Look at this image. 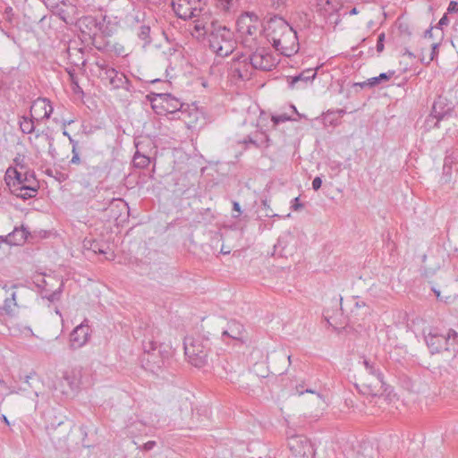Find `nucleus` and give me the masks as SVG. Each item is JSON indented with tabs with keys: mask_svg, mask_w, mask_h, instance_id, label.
<instances>
[{
	"mask_svg": "<svg viewBox=\"0 0 458 458\" xmlns=\"http://www.w3.org/2000/svg\"><path fill=\"white\" fill-rule=\"evenodd\" d=\"M437 47H438V43L434 42V43L430 44L431 52H430V55L428 56V63H429L432 60H434V58L437 55Z\"/></svg>",
	"mask_w": 458,
	"mask_h": 458,
	"instance_id": "4c0bfd02",
	"label": "nucleus"
},
{
	"mask_svg": "<svg viewBox=\"0 0 458 458\" xmlns=\"http://www.w3.org/2000/svg\"><path fill=\"white\" fill-rule=\"evenodd\" d=\"M38 189V185L36 182V185H21L19 188H16L15 191H20L16 195L22 199H28L35 197L37 195Z\"/></svg>",
	"mask_w": 458,
	"mask_h": 458,
	"instance_id": "5701e85b",
	"label": "nucleus"
},
{
	"mask_svg": "<svg viewBox=\"0 0 458 458\" xmlns=\"http://www.w3.org/2000/svg\"><path fill=\"white\" fill-rule=\"evenodd\" d=\"M165 101L167 104V110L171 113L179 110L182 106V104L177 99L172 98L171 95L166 96Z\"/></svg>",
	"mask_w": 458,
	"mask_h": 458,
	"instance_id": "2f4dec72",
	"label": "nucleus"
},
{
	"mask_svg": "<svg viewBox=\"0 0 458 458\" xmlns=\"http://www.w3.org/2000/svg\"><path fill=\"white\" fill-rule=\"evenodd\" d=\"M287 360H288V362H289V365H290L292 363V356L288 355L287 356Z\"/></svg>",
	"mask_w": 458,
	"mask_h": 458,
	"instance_id": "4d7b16f0",
	"label": "nucleus"
},
{
	"mask_svg": "<svg viewBox=\"0 0 458 458\" xmlns=\"http://www.w3.org/2000/svg\"><path fill=\"white\" fill-rule=\"evenodd\" d=\"M384 40H385V34L384 33L379 34V36L377 38V51L378 53L382 52L384 49Z\"/></svg>",
	"mask_w": 458,
	"mask_h": 458,
	"instance_id": "58836bf2",
	"label": "nucleus"
},
{
	"mask_svg": "<svg viewBox=\"0 0 458 458\" xmlns=\"http://www.w3.org/2000/svg\"><path fill=\"white\" fill-rule=\"evenodd\" d=\"M437 121V117H434L433 116V114L431 113L429 114V116L425 120V126L427 129H431V128H435V127H437L438 124H435Z\"/></svg>",
	"mask_w": 458,
	"mask_h": 458,
	"instance_id": "c9c22d12",
	"label": "nucleus"
},
{
	"mask_svg": "<svg viewBox=\"0 0 458 458\" xmlns=\"http://www.w3.org/2000/svg\"><path fill=\"white\" fill-rule=\"evenodd\" d=\"M5 181L9 186H17V188H19L21 185H25L24 182L26 181V178H23V175L16 169L9 168L5 174Z\"/></svg>",
	"mask_w": 458,
	"mask_h": 458,
	"instance_id": "4be33fe9",
	"label": "nucleus"
},
{
	"mask_svg": "<svg viewBox=\"0 0 458 458\" xmlns=\"http://www.w3.org/2000/svg\"><path fill=\"white\" fill-rule=\"evenodd\" d=\"M30 379H34V377L33 376H26L25 377V383H27L30 386H31L30 383ZM35 380L37 383H39V381L38 379L35 378Z\"/></svg>",
	"mask_w": 458,
	"mask_h": 458,
	"instance_id": "09e8293b",
	"label": "nucleus"
},
{
	"mask_svg": "<svg viewBox=\"0 0 458 458\" xmlns=\"http://www.w3.org/2000/svg\"><path fill=\"white\" fill-rule=\"evenodd\" d=\"M93 250L97 253H106V251L100 248H97V246L92 247Z\"/></svg>",
	"mask_w": 458,
	"mask_h": 458,
	"instance_id": "864d4df0",
	"label": "nucleus"
},
{
	"mask_svg": "<svg viewBox=\"0 0 458 458\" xmlns=\"http://www.w3.org/2000/svg\"><path fill=\"white\" fill-rule=\"evenodd\" d=\"M252 70L249 57L244 55L233 58L230 64V74L234 79L249 80L252 75Z\"/></svg>",
	"mask_w": 458,
	"mask_h": 458,
	"instance_id": "9b49d317",
	"label": "nucleus"
},
{
	"mask_svg": "<svg viewBox=\"0 0 458 458\" xmlns=\"http://www.w3.org/2000/svg\"><path fill=\"white\" fill-rule=\"evenodd\" d=\"M362 364L370 377L367 379V382L363 383V387L366 388L369 394L373 396L382 395L386 391V387L380 366L366 358H363Z\"/></svg>",
	"mask_w": 458,
	"mask_h": 458,
	"instance_id": "39448f33",
	"label": "nucleus"
},
{
	"mask_svg": "<svg viewBox=\"0 0 458 458\" xmlns=\"http://www.w3.org/2000/svg\"><path fill=\"white\" fill-rule=\"evenodd\" d=\"M322 185V179L318 176L315 177L312 181V188L314 191H318L320 189Z\"/></svg>",
	"mask_w": 458,
	"mask_h": 458,
	"instance_id": "79ce46f5",
	"label": "nucleus"
},
{
	"mask_svg": "<svg viewBox=\"0 0 458 458\" xmlns=\"http://www.w3.org/2000/svg\"><path fill=\"white\" fill-rule=\"evenodd\" d=\"M156 445V442L155 441H148L147 443L144 444L143 445V449L146 450V451H149L151 450L154 446Z\"/></svg>",
	"mask_w": 458,
	"mask_h": 458,
	"instance_id": "c03bdc74",
	"label": "nucleus"
},
{
	"mask_svg": "<svg viewBox=\"0 0 458 458\" xmlns=\"http://www.w3.org/2000/svg\"><path fill=\"white\" fill-rule=\"evenodd\" d=\"M191 35L201 39L208 38L209 47L219 56H227L236 47L233 32L215 20L211 13H205L194 21Z\"/></svg>",
	"mask_w": 458,
	"mask_h": 458,
	"instance_id": "f257e3e1",
	"label": "nucleus"
},
{
	"mask_svg": "<svg viewBox=\"0 0 458 458\" xmlns=\"http://www.w3.org/2000/svg\"><path fill=\"white\" fill-rule=\"evenodd\" d=\"M267 216H271L272 217V216H277V215L276 214H268V213H267Z\"/></svg>",
	"mask_w": 458,
	"mask_h": 458,
	"instance_id": "bf43d9fd",
	"label": "nucleus"
},
{
	"mask_svg": "<svg viewBox=\"0 0 458 458\" xmlns=\"http://www.w3.org/2000/svg\"><path fill=\"white\" fill-rule=\"evenodd\" d=\"M62 292H63V284H61L57 290L52 292L48 295H46L45 298H47L51 302L56 301L60 299Z\"/></svg>",
	"mask_w": 458,
	"mask_h": 458,
	"instance_id": "f704fd0d",
	"label": "nucleus"
},
{
	"mask_svg": "<svg viewBox=\"0 0 458 458\" xmlns=\"http://www.w3.org/2000/svg\"><path fill=\"white\" fill-rule=\"evenodd\" d=\"M248 57L253 70L271 71L278 64V60L266 47L257 48Z\"/></svg>",
	"mask_w": 458,
	"mask_h": 458,
	"instance_id": "6e6552de",
	"label": "nucleus"
},
{
	"mask_svg": "<svg viewBox=\"0 0 458 458\" xmlns=\"http://www.w3.org/2000/svg\"><path fill=\"white\" fill-rule=\"evenodd\" d=\"M357 13V9L356 8H352L350 12H349V14L352 15V14H356Z\"/></svg>",
	"mask_w": 458,
	"mask_h": 458,
	"instance_id": "5fc2aeb1",
	"label": "nucleus"
},
{
	"mask_svg": "<svg viewBox=\"0 0 458 458\" xmlns=\"http://www.w3.org/2000/svg\"><path fill=\"white\" fill-rule=\"evenodd\" d=\"M289 240L293 241V238L291 235H285L279 237L276 244L274 246V254H277L280 257L292 256L293 254V246L289 248Z\"/></svg>",
	"mask_w": 458,
	"mask_h": 458,
	"instance_id": "a211bd4d",
	"label": "nucleus"
},
{
	"mask_svg": "<svg viewBox=\"0 0 458 458\" xmlns=\"http://www.w3.org/2000/svg\"><path fill=\"white\" fill-rule=\"evenodd\" d=\"M15 297L16 293L14 292L11 293L10 297L6 296L4 305L1 308V310H3L8 316H13L14 314V307L17 306Z\"/></svg>",
	"mask_w": 458,
	"mask_h": 458,
	"instance_id": "393cba45",
	"label": "nucleus"
},
{
	"mask_svg": "<svg viewBox=\"0 0 458 458\" xmlns=\"http://www.w3.org/2000/svg\"><path fill=\"white\" fill-rule=\"evenodd\" d=\"M245 335L244 326L233 319L227 323L226 328L222 332V339L225 341V338L228 337L242 345L246 343Z\"/></svg>",
	"mask_w": 458,
	"mask_h": 458,
	"instance_id": "4468645a",
	"label": "nucleus"
},
{
	"mask_svg": "<svg viewBox=\"0 0 458 458\" xmlns=\"http://www.w3.org/2000/svg\"><path fill=\"white\" fill-rule=\"evenodd\" d=\"M458 13V3L456 1H451L447 8V13Z\"/></svg>",
	"mask_w": 458,
	"mask_h": 458,
	"instance_id": "ea45409f",
	"label": "nucleus"
},
{
	"mask_svg": "<svg viewBox=\"0 0 458 458\" xmlns=\"http://www.w3.org/2000/svg\"><path fill=\"white\" fill-rule=\"evenodd\" d=\"M219 7L225 12H229L236 7L238 0H217Z\"/></svg>",
	"mask_w": 458,
	"mask_h": 458,
	"instance_id": "473e14b6",
	"label": "nucleus"
},
{
	"mask_svg": "<svg viewBox=\"0 0 458 458\" xmlns=\"http://www.w3.org/2000/svg\"><path fill=\"white\" fill-rule=\"evenodd\" d=\"M65 420L66 418L64 416L61 420L55 421H49L46 427L47 432L49 435H52L54 434V432L58 428H65V430H64V434H67L70 430H71V428L72 426L69 425L68 427L65 425Z\"/></svg>",
	"mask_w": 458,
	"mask_h": 458,
	"instance_id": "b1692460",
	"label": "nucleus"
},
{
	"mask_svg": "<svg viewBox=\"0 0 458 458\" xmlns=\"http://www.w3.org/2000/svg\"><path fill=\"white\" fill-rule=\"evenodd\" d=\"M76 147H77V145H72V152L73 156L72 157L71 163H72V164L80 163L79 153L76 150Z\"/></svg>",
	"mask_w": 458,
	"mask_h": 458,
	"instance_id": "a19ab883",
	"label": "nucleus"
},
{
	"mask_svg": "<svg viewBox=\"0 0 458 458\" xmlns=\"http://www.w3.org/2000/svg\"><path fill=\"white\" fill-rule=\"evenodd\" d=\"M101 70L102 80L108 81L109 85L113 89L125 88L128 84L127 77L123 73L117 72L115 69L108 66H102Z\"/></svg>",
	"mask_w": 458,
	"mask_h": 458,
	"instance_id": "2eb2a0df",
	"label": "nucleus"
},
{
	"mask_svg": "<svg viewBox=\"0 0 458 458\" xmlns=\"http://www.w3.org/2000/svg\"><path fill=\"white\" fill-rule=\"evenodd\" d=\"M445 371L446 373H448V374H451V373H452V371H450V370H449V369H445Z\"/></svg>",
	"mask_w": 458,
	"mask_h": 458,
	"instance_id": "680f3d73",
	"label": "nucleus"
},
{
	"mask_svg": "<svg viewBox=\"0 0 458 458\" xmlns=\"http://www.w3.org/2000/svg\"><path fill=\"white\" fill-rule=\"evenodd\" d=\"M89 320L85 318L78 325L70 335V346L72 349H79L84 346L89 341L90 329L88 325Z\"/></svg>",
	"mask_w": 458,
	"mask_h": 458,
	"instance_id": "ddd939ff",
	"label": "nucleus"
},
{
	"mask_svg": "<svg viewBox=\"0 0 458 458\" xmlns=\"http://www.w3.org/2000/svg\"><path fill=\"white\" fill-rule=\"evenodd\" d=\"M172 7L175 14L183 20L199 19L206 13L200 0H172Z\"/></svg>",
	"mask_w": 458,
	"mask_h": 458,
	"instance_id": "0eeeda50",
	"label": "nucleus"
},
{
	"mask_svg": "<svg viewBox=\"0 0 458 458\" xmlns=\"http://www.w3.org/2000/svg\"><path fill=\"white\" fill-rule=\"evenodd\" d=\"M394 72L380 73L378 76L370 78L367 81H364L361 85L362 86L368 85L370 87L376 86V85L381 83L382 81H386L390 80V78L394 75Z\"/></svg>",
	"mask_w": 458,
	"mask_h": 458,
	"instance_id": "a878e982",
	"label": "nucleus"
},
{
	"mask_svg": "<svg viewBox=\"0 0 458 458\" xmlns=\"http://www.w3.org/2000/svg\"><path fill=\"white\" fill-rule=\"evenodd\" d=\"M287 445L291 453L295 456L315 455L312 444L303 435H295L288 437Z\"/></svg>",
	"mask_w": 458,
	"mask_h": 458,
	"instance_id": "9d476101",
	"label": "nucleus"
},
{
	"mask_svg": "<svg viewBox=\"0 0 458 458\" xmlns=\"http://www.w3.org/2000/svg\"><path fill=\"white\" fill-rule=\"evenodd\" d=\"M0 419L5 425L10 426L11 423L4 414H2Z\"/></svg>",
	"mask_w": 458,
	"mask_h": 458,
	"instance_id": "de8ad7c7",
	"label": "nucleus"
},
{
	"mask_svg": "<svg viewBox=\"0 0 458 458\" xmlns=\"http://www.w3.org/2000/svg\"><path fill=\"white\" fill-rule=\"evenodd\" d=\"M273 114L262 111L257 120V126L265 132L268 131L271 134L276 133L275 126L273 124Z\"/></svg>",
	"mask_w": 458,
	"mask_h": 458,
	"instance_id": "412c9836",
	"label": "nucleus"
},
{
	"mask_svg": "<svg viewBox=\"0 0 458 458\" xmlns=\"http://www.w3.org/2000/svg\"><path fill=\"white\" fill-rule=\"evenodd\" d=\"M233 210L238 213L237 215H233L234 217H238L242 214L241 206L238 201L233 202Z\"/></svg>",
	"mask_w": 458,
	"mask_h": 458,
	"instance_id": "37998d69",
	"label": "nucleus"
},
{
	"mask_svg": "<svg viewBox=\"0 0 458 458\" xmlns=\"http://www.w3.org/2000/svg\"><path fill=\"white\" fill-rule=\"evenodd\" d=\"M138 37L143 41L144 46L150 44V27L142 25L140 27Z\"/></svg>",
	"mask_w": 458,
	"mask_h": 458,
	"instance_id": "c85d7f7f",
	"label": "nucleus"
},
{
	"mask_svg": "<svg viewBox=\"0 0 458 458\" xmlns=\"http://www.w3.org/2000/svg\"><path fill=\"white\" fill-rule=\"evenodd\" d=\"M53 112L51 103L47 98L36 99L30 106V116L36 120V122L48 119Z\"/></svg>",
	"mask_w": 458,
	"mask_h": 458,
	"instance_id": "dca6fc26",
	"label": "nucleus"
},
{
	"mask_svg": "<svg viewBox=\"0 0 458 458\" xmlns=\"http://www.w3.org/2000/svg\"><path fill=\"white\" fill-rule=\"evenodd\" d=\"M35 121L32 117H21L19 123L23 133H31L35 129Z\"/></svg>",
	"mask_w": 458,
	"mask_h": 458,
	"instance_id": "bb28decb",
	"label": "nucleus"
},
{
	"mask_svg": "<svg viewBox=\"0 0 458 458\" xmlns=\"http://www.w3.org/2000/svg\"><path fill=\"white\" fill-rule=\"evenodd\" d=\"M446 157H445L444 162V173L448 174L449 170L451 169V165L458 160V156H454V152L450 153V150H446Z\"/></svg>",
	"mask_w": 458,
	"mask_h": 458,
	"instance_id": "7c9ffc66",
	"label": "nucleus"
},
{
	"mask_svg": "<svg viewBox=\"0 0 458 458\" xmlns=\"http://www.w3.org/2000/svg\"><path fill=\"white\" fill-rule=\"evenodd\" d=\"M150 163V158L145 155H141L138 150L133 156V165L138 168H145Z\"/></svg>",
	"mask_w": 458,
	"mask_h": 458,
	"instance_id": "cd10ccee",
	"label": "nucleus"
},
{
	"mask_svg": "<svg viewBox=\"0 0 458 458\" xmlns=\"http://www.w3.org/2000/svg\"><path fill=\"white\" fill-rule=\"evenodd\" d=\"M64 380L66 382L67 385H69L70 388L74 391V390H77L79 388V385H80V382L79 380L75 377V376H72V375H65L64 377Z\"/></svg>",
	"mask_w": 458,
	"mask_h": 458,
	"instance_id": "72a5a7b5",
	"label": "nucleus"
},
{
	"mask_svg": "<svg viewBox=\"0 0 458 458\" xmlns=\"http://www.w3.org/2000/svg\"><path fill=\"white\" fill-rule=\"evenodd\" d=\"M262 206H263L264 209H266V210L270 209L268 201L267 199L262 200Z\"/></svg>",
	"mask_w": 458,
	"mask_h": 458,
	"instance_id": "3c124183",
	"label": "nucleus"
},
{
	"mask_svg": "<svg viewBox=\"0 0 458 458\" xmlns=\"http://www.w3.org/2000/svg\"><path fill=\"white\" fill-rule=\"evenodd\" d=\"M266 140H267V142L271 140V139L269 138L268 135H266Z\"/></svg>",
	"mask_w": 458,
	"mask_h": 458,
	"instance_id": "052dcab7",
	"label": "nucleus"
},
{
	"mask_svg": "<svg viewBox=\"0 0 458 458\" xmlns=\"http://www.w3.org/2000/svg\"><path fill=\"white\" fill-rule=\"evenodd\" d=\"M431 113L434 117H437L435 124L448 119H456L454 116L453 103L443 97H438L433 103Z\"/></svg>",
	"mask_w": 458,
	"mask_h": 458,
	"instance_id": "f8f14e48",
	"label": "nucleus"
},
{
	"mask_svg": "<svg viewBox=\"0 0 458 458\" xmlns=\"http://www.w3.org/2000/svg\"><path fill=\"white\" fill-rule=\"evenodd\" d=\"M29 235L30 232L25 227H15L14 230L6 236V242L12 245H21L25 242Z\"/></svg>",
	"mask_w": 458,
	"mask_h": 458,
	"instance_id": "6ab92c4d",
	"label": "nucleus"
},
{
	"mask_svg": "<svg viewBox=\"0 0 458 458\" xmlns=\"http://www.w3.org/2000/svg\"><path fill=\"white\" fill-rule=\"evenodd\" d=\"M183 345L184 353L191 365L202 368L207 364L209 348L204 344L202 339L185 337Z\"/></svg>",
	"mask_w": 458,
	"mask_h": 458,
	"instance_id": "423d86ee",
	"label": "nucleus"
},
{
	"mask_svg": "<svg viewBox=\"0 0 458 458\" xmlns=\"http://www.w3.org/2000/svg\"><path fill=\"white\" fill-rule=\"evenodd\" d=\"M46 174L55 178L59 182H63L68 179V174L58 171L57 169H47Z\"/></svg>",
	"mask_w": 458,
	"mask_h": 458,
	"instance_id": "c756f323",
	"label": "nucleus"
},
{
	"mask_svg": "<svg viewBox=\"0 0 458 458\" xmlns=\"http://www.w3.org/2000/svg\"><path fill=\"white\" fill-rule=\"evenodd\" d=\"M34 394H35V396L38 397L41 394V393L37 391V390H35L34 391Z\"/></svg>",
	"mask_w": 458,
	"mask_h": 458,
	"instance_id": "6e6d98bb",
	"label": "nucleus"
},
{
	"mask_svg": "<svg viewBox=\"0 0 458 458\" xmlns=\"http://www.w3.org/2000/svg\"><path fill=\"white\" fill-rule=\"evenodd\" d=\"M300 394H302L303 393H310V394H316V391L315 390H312V389H306V390H301L299 391ZM317 394L319 396L320 394L318 393H317Z\"/></svg>",
	"mask_w": 458,
	"mask_h": 458,
	"instance_id": "8fccbe9b",
	"label": "nucleus"
},
{
	"mask_svg": "<svg viewBox=\"0 0 458 458\" xmlns=\"http://www.w3.org/2000/svg\"><path fill=\"white\" fill-rule=\"evenodd\" d=\"M273 114V124L275 126L276 132L283 129V124L288 121H295L293 118L294 114L299 115L297 109L294 106L290 105L285 112L275 113Z\"/></svg>",
	"mask_w": 458,
	"mask_h": 458,
	"instance_id": "f3484780",
	"label": "nucleus"
},
{
	"mask_svg": "<svg viewBox=\"0 0 458 458\" xmlns=\"http://www.w3.org/2000/svg\"><path fill=\"white\" fill-rule=\"evenodd\" d=\"M266 37L281 55L292 56L299 50L296 31L281 17L271 18L265 28Z\"/></svg>",
	"mask_w": 458,
	"mask_h": 458,
	"instance_id": "f03ea898",
	"label": "nucleus"
},
{
	"mask_svg": "<svg viewBox=\"0 0 458 458\" xmlns=\"http://www.w3.org/2000/svg\"><path fill=\"white\" fill-rule=\"evenodd\" d=\"M237 30L242 36L255 39L261 32L260 21L257 15L246 13L237 20Z\"/></svg>",
	"mask_w": 458,
	"mask_h": 458,
	"instance_id": "1a4fd4ad",
	"label": "nucleus"
},
{
	"mask_svg": "<svg viewBox=\"0 0 458 458\" xmlns=\"http://www.w3.org/2000/svg\"><path fill=\"white\" fill-rule=\"evenodd\" d=\"M425 343L431 354L446 352L451 356V362L455 363L458 353V333L454 329H449L446 333H442L437 327H429L423 330ZM452 369L454 364H450Z\"/></svg>",
	"mask_w": 458,
	"mask_h": 458,
	"instance_id": "7ed1b4c3",
	"label": "nucleus"
},
{
	"mask_svg": "<svg viewBox=\"0 0 458 458\" xmlns=\"http://www.w3.org/2000/svg\"><path fill=\"white\" fill-rule=\"evenodd\" d=\"M448 22H449V20H448V18H447L446 14H445V15L440 19V21H439V22H438V25H439V26L447 25V24H448Z\"/></svg>",
	"mask_w": 458,
	"mask_h": 458,
	"instance_id": "49530a36",
	"label": "nucleus"
},
{
	"mask_svg": "<svg viewBox=\"0 0 458 458\" xmlns=\"http://www.w3.org/2000/svg\"><path fill=\"white\" fill-rule=\"evenodd\" d=\"M316 75V70L308 69L296 76L291 77L289 85L291 88H294L300 83H301L303 86H306L309 82H311L315 79Z\"/></svg>",
	"mask_w": 458,
	"mask_h": 458,
	"instance_id": "aec40b11",
	"label": "nucleus"
},
{
	"mask_svg": "<svg viewBox=\"0 0 458 458\" xmlns=\"http://www.w3.org/2000/svg\"><path fill=\"white\" fill-rule=\"evenodd\" d=\"M69 76H70L72 83L74 85V89L79 88V85H78V82L76 81V77L74 75V72H69Z\"/></svg>",
	"mask_w": 458,
	"mask_h": 458,
	"instance_id": "a18cd8bd",
	"label": "nucleus"
},
{
	"mask_svg": "<svg viewBox=\"0 0 458 458\" xmlns=\"http://www.w3.org/2000/svg\"><path fill=\"white\" fill-rule=\"evenodd\" d=\"M242 143H250V144H253V143H255V140H249V142H247L246 140H244Z\"/></svg>",
	"mask_w": 458,
	"mask_h": 458,
	"instance_id": "13d9d810",
	"label": "nucleus"
},
{
	"mask_svg": "<svg viewBox=\"0 0 458 458\" xmlns=\"http://www.w3.org/2000/svg\"><path fill=\"white\" fill-rule=\"evenodd\" d=\"M147 334L142 340L144 351L143 360L152 371L161 369L168 362L171 356V349L168 345L157 341L159 331L157 328H147Z\"/></svg>",
	"mask_w": 458,
	"mask_h": 458,
	"instance_id": "20e7f679",
	"label": "nucleus"
},
{
	"mask_svg": "<svg viewBox=\"0 0 458 458\" xmlns=\"http://www.w3.org/2000/svg\"><path fill=\"white\" fill-rule=\"evenodd\" d=\"M435 293H436V294H437V297H439V294H440V293H439V292L435 291Z\"/></svg>",
	"mask_w": 458,
	"mask_h": 458,
	"instance_id": "e2e57ef3",
	"label": "nucleus"
},
{
	"mask_svg": "<svg viewBox=\"0 0 458 458\" xmlns=\"http://www.w3.org/2000/svg\"><path fill=\"white\" fill-rule=\"evenodd\" d=\"M303 208V204L300 201V198H294L291 202V208L293 211H299Z\"/></svg>",
	"mask_w": 458,
	"mask_h": 458,
	"instance_id": "e433bc0d",
	"label": "nucleus"
},
{
	"mask_svg": "<svg viewBox=\"0 0 458 458\" xmlns=\"http://www.w3.org/2000/svg\"><path fill=\"white\" fill-rule=\"evenodd\" d=\"M432 37V28L428 29L425 31V38H431Z\"/></svg>",
	"mask_w": 458,
	"mask_h": 458,
	"instance_id": "603ef678",
	"label": "nucleus"
}]
</instances>
